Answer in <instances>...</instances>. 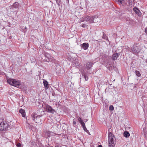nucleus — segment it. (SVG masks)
Instances as JSON below:
<instances>
[{
  "label": "nucleus",
  "mask_w": 147,
  "mask_h": 147,
  "mask_svg": "<svg viewBox=\"0 0 147 147\" xmlns=\"http://www.w3.org/2000/svg\"><path fill=\"white\" fill-rule=\"evenodd\" d=\"M7 82L10 85L17 87L20 86L21 84L20 80L16 79L9 78L7 80Z\"/></svg>",
  "instance_id": "2"
},
{
  "label": "nucleus",
  "mask_w": 147,
  "mask_h": 147,
  "mask_svg": "<svg viewBox=\"0 0 147 147\" xmlns=\"http://www.w3.org/2000/svg\"><path fill=\"white\" fill-rule=\"evenodd\" d=\"M19 112L22 114V116L25 117L26 116V113L25 111L22 109L19 110Z\"/></svg>",
  "instance_id": "17"
},
{
  "label": "nucleus",
  "mask_w": 147,
  "mask_h": 147,
  "mask_svg": "<svg viewBox=\"0 0 147 147\" xmlns=\"http://www.w3.org/2000/svg\"><path fill=\"white\" fill-rule=\"evenodd\" d=\"M134 12L139 16H140L141 15L142 13L140 10L137 7H135L133 9Z\"/></svg>",
  "instance_id": "11"
},
{
  "label": "nucleus",
  "mask_w": 147,
  "mask_h": 147,
  "mask_svg": "<svg viewBox=\"0 0 147 147\" xmlns=\"http://www.w3.org/2000/svg\"><path fill=\"white\" fill-rule=\"evenodd\" d=\"M93 65V63L92 62H88L86 63V67L89 70L92 67Z\"/></svg>",
  "instance_id": "16"
},
{
  "label": "nucleus",
  "mask_w": 147,
  "mask_h": 147,
  "mask_svg": "<svg viewBox=\"0 0 147 147\" xmlns=\"http://www.w3.org/2000/svg\"><path fill=\"white\" fill-rule=\"evenodd\" d=\"M146 62H147V61H146Z\"/></svg>",
  "instance_id": "39"
},
{
  "label": "nucleus",
  "mask_w": 147,
  "mask_h": 147,
  "mask_svg": "<svg viewBox=\"0 0 147 147\" xmlns=\"http://www.w3.org/2000/svg\"><path fill=\"white\" fill-rule=\"evenodd\" d=\"M89 46V45L88 43H84L80 45L81 47L85 50L88 48Z\"/></svg>",
  "instance_id": "9"
},
{
  "label": "nucleus",
  "mask_w": 147,
  "mask_h": 147,
  "mask_svg": "<svg viewBox=\"0 0 147 147\" xmlns=\"http://www.w3.org/2000/svg\"><path fill=\"white\" fill-rule=\"evenodd\" d=\"M147 31V27L146 28H145V31Z\"/></svg>",
  "instance_id": "35"
},
{
  "label": "nucleus",
  "mask_w": 147,
  "mask_h": 147,
  "mask_svg": "<svg viewBox=\"0 0 147 147\" xmlns=\"http://www.w3.org/2000/svg\"><path fill=\"white\" fill-rule=\"evenodd\" d=\"M98 16L95 15L93 16H86L83 17L81 21L82 22L86 21L89 24L92 23L93 22H99L100 19L98 18Z\"/></svg>",
  "instance_id": "1"
},
{
  "label": "nucleus",
  "mask_w": 147,
  "mask_h": 147,
  "mask_svg": "<svg viewBox=\"0 0 147 147\" xmlns=\"http://www.w3.org/2000/svg\"><path fill=\"white\" fill-rule=\"evenodd\" d=\"M98 147H102V146L101 145H99L98 146Z\"/></svg>",
  "instance_id": "34"
},
{
  "label": "nucleus",
  "mask_w": 147,
  "mask_h": 147,
  "mask_svg": "<svg viewBox=\"0 0 147 147\" xmlns=\"http://www.w3.org/2000/svg\"><path fill=\"white\" fill-rule=\"evenodd\" d=\"M57 3L59 5V4H60L61 0H56Z\"/></svg>",
  "instance_id": "30"
},
{
  "label": "nucleus",
  "mask_w": 147,
  "mask_h": 147,
  "mask_svg": "<svg viewBox=\"0 0 147 147\" xmlns=\"http://www.w3.org/2000/svg\"><path fill=\"white\" fill-rule=\"evenodd\" d=\"M141 50V47L138 44H135L131 47V51L134 54H137L140 52Z\"/></svg>",
  "instance_id": "3"
},
{
  "label": "nucleus",
  "mask_w": 147,
  "mask_h": 147,
  "mask_svg": "<svg viewBox=\"0 0 147 147\" xmlns=\"http://www.w3.org/2000/svg\"><path fill=\"white\" fill-rule=\"evenodd\" d=\"M36 121V123H39V122H40L41 121V119H40V118H37V119Z\"/></svg>",
  "instance_id": "28"
},
{
  "label": "nucleus",
  "mask_w": 147,
  "mask_h": 147,
  "mask_svg": "<svg viewBox=\"0 0 147 147\" xmlns=\"http://www.w3.org/2000/svg\"><path fill=\"white\" fill-rule=\"evenodd\" d=\"M114 109V107L112 105H111L109 107V110L111 111H112Z\"/></svg>",
  "instance_id": "26"
},
{
  "label": "nucleus",
  "mask_w": 147,
  "mask_h": 147,
  "mask_svg": "<svg viewBox=\"0 0 147 147\" xmlns=\"http://www.w3.org/2000/svg\"><path fill=\"white\" fill-rule=\"evenodd\" d=\"M127 23L128 24L133 25L135 23V22L131 19L127 18L126 19Z\"/></svg>",
  "instance_id": "8"
},
{
  "label": "nucleus",
  "mask_w": 147,
  "mask_h": 147,
  "mask_svg": "<svg viewBox=\"0 0 147 147\" xmlns=\"http://www.w3.org/2000/svg\"><path fill=\"white\" fill-rule=\"evenodd\" d=\"M44 55L45 57V59H44L45 61L54 62L55 60L53 57L47 52L45 53Z\"/></svg>",
  "instance_id": "4"
},
{
  "label": "nucleus",
  "mask_w": 147,
  "mask_h": 147,
  "mask_svg": "<svg viewBox=\"0 0 147 147\" xmlns=\"http://www.w3.org/2000/svg\"><path fill=\"white\" fill-rule=\"evenodd\" d=\"M49 147H53V146H49Z\"/></svg>",
  "instance_id": "38"
},
{
  "label": "nucleus",
  "mask_w": 147,
  "mask_h": 147,
  "mask_svg": "<svg viewBox=\"0 0 147 147\" xmlns=\"http://www.w3.org/2000/svg\"><path fill=\"white\" fill-rule=\"evenodd\" d=\"M8 125L6 122L3 121L0 123V131H6L8 127Z\"/></svg>",
  "instance_id": "5"
},
{
  "label": "nucleus",
  "mask_w": 147,
  "mask_h": 147,
  "mask_svg": "<svg viewBox=\"0 0 147 147\" xmlns=\"http://www.w3.org/2000/svg\"><path fill=\"white\" fill-rule=\"evenodd\" d=\"M20 7V5L18 2H15L12 5V7L13 8L18 9Z\"/></svg>",
  "instance_id": "13"
},
{
  "label": "nucleus",
  "mask_w": 147,
  "mask_h": 147,
  "mask_svg": "<svg viewBox=\"0 0 147 147\" xmlns=\"http://www.w3.org/2000/svg\"><path fill=\"white\" fill-rule=\"evenodd\" d=\"M81 26L82 27L85 28L87 27L88 25L85 24H82L81 25Z\"/></svg>",
  "instance_id": "24"
},
{
  "label": "nucleus",
  "mask_w": 147,
  "mask_h": 147,
  "mask_svg": "<svg viewBox=\"0 0 147 147\" xmlns=\"http://www.w3.org/2000/svg\"><path fill=\"white\" fill-rule=\"evenodd\" d=\"M83 127L84 130V131H86L87 133L88 132V131L87 129L86 128L85 126H84V127Z\"/></svg>",
  "instance_id": "27"
},
{
  "label": "nucleus",
  "mask_w": 147,
  "mask_h": 147,
  "mask_svg": "<svg viewBox=\"0 0 147 147\" xmlns=\"http://www.w3.org/2000/svg\"><path fill=\"white\" fill-rule=\"evenodd\" d=\"M81 125H82V127H83L85 125V123H84V122L83 121H82V122H81V123H80Z\"/></svg>",
  "instance_id": "29"
},
{
  "label": "nucleus",
  "mask_w": 147,
  "mask_h": 147,
  "mask_svg": "<svg viewBox=\"0 0 147 147\" xmlns=\"http://www.w3.org/2000/svg\"><path fill=\"white\" fill-rule=\"evenodd\" d=\"M114 135L112 134L110 132L109 133V139L111 140L113 139L114 138Z\"/></svg>",
  "instance_id": "20"
},
{
  "label": "nucleus",
  "mask_w": 147,
  "mask_h": 147,
  "mask_svg": "<svg viewBox=\"0 0 147 147\" xmlns=\"http://www.w3.org/2000/svg\"><path fill=\"white\" fill-rule=\"evenodd\" d=\"M47 136L48 137H50V136L53 135L54 133L51 131H48L47 132Z\"/></svg>",
  "instance_id": "19"
},
{
  "label": "nucleus",
  "mask_w": 147,
  "mask_h": 147,
  "mask_svg": "<svg viewBox=\"0 0 147 147\" xmlns=\"http://www.w3.org/2000/svg\"><path fill=\"white\" fill-rule=\"evenodd\" d=\"M119 56V53H116L113 54L112 55V59L114 61L116 60Z\"/></svg>",
  "instance_id": "12"
},
{
  "label": "nucleus",
  "mask_w": 147,
  "mask_h": 147,
  "mask_svg": "<svg viewBox=\"0 0 147 147\" xmlns=\"http://www.w3.org/2000/svg\"><path fill=\"white\" fill-rule=\"evenodd\" d=\"M136 74V75L138 77H140L141 75V74L140 73V72L137 71L136 70L135 71Z\"/></svg>",
  "instance_id": "23"
},
{
  "label": "nucleus",
  "mask_w": 147,
  "mask_h": 147,
  "mask_svg": "<svg viewBox=\"0 0 147 147\" xmlns=\"http://www.w3.org/2000/svg\"><path fill=\"white\" fill-rule=\"evenodd\" d=\"M129 2L131 1L132 0H128Z\"/></svg>",
  "instance_id": "36"
},
{
  "label": "nucleus",
  "mask_w": 147,
  "mask_h": 147,
  "mask_svg": "<svg viewBox=\"0 0 147 147\" xmlns=\"http://www.w3.org/2000/svg\"><path fill=\"white\" fill-rule=\"evenodd\" d=\"M109 146L110 147H114L115 144L114 142L113 138L111 140H110L109 139Z\"/></svg>",
  "instance_id": "15"
},
{
  "label": "nucleus",
  "mask_w": 147,
  "mask_h": 147,
  "mask_svg": "<svg viewBox=\"0 0 147 147\" xmlns=\"http://www.w3.org/2000/svg\"><path fill=\"white\" fill-rule=\"evenodd\" d=\"M46 111L48 113H50L52 114H54L56 113V111L52 108V107L48 105H45Z\"/></svg>",
  "instance_id": "6"
},
{
  "label": "nucleus",
  "mask_w": 147,
  "mask_h": 147,
  "mask_svg": "<svg viewBox=\"0 0 147 147\" xmlns=\"http://www.w3.org/2000/svg\"><path fill=\"white\" fill-rule=\"evenodd\" d=\"M145 32L147 34V31H145Z\"/></svg>",
  "instance_id": "37"
},
{
  "label": "nucleus",
  "mask_w": 147,
  "mask_h": 147,
  "mask_svg": "<svg viewBox=\"0 0 147 147\" xmlns=\"http://www.w3.org/2000/svg\"><path fill=\"white\" fill-rule=\"evenodd\" d=\"M117 3L120 6H123L125 5V2L124 0H117Z\"/></svg>",
  "instance_id": "14"
},
{
  "label": "nucleus",
  "mask_w": 147,
  "mask_h": 147,
  "mask_svg": "<svg viewBox=\"0 0 147 147\" xmlns=\"http://www.w3.org/2000/svg\"><path fill=\"white\" fill-rule=\"evenodd\" d=\"M73 123L74 125H75L76 124V122L75 121H73Z\"/></svg>",
  "instance_id": "33"
},
{
  "label": "nucleus",
  "mask_w": 147,
  "mask_h": 147,
  "mask_svg": "<svg viewBox=\"0 0 147 147\" xmlns=\"http://www.w3.org/2000/svg\"><path fill=\"white\" fill-rule=\"evenodd\" d=\"M123 136L127 138L130 136V134L128 131H125L123 133Z\"/></svg>",
  "instance_id": "18"
},
{
  "label": "nucleus",
  "mask_w": 147,
  "mask_h": 147,
  "mask_svg": "<svg viewBox=\"0 0 147 147\" xmlns=\"http://www.w3.org/2000/svg\"><path fill=\"white\" fill-rule=\"evenodd\" d=\"M43 84L45 87L48 88V82L46 80L43 81Z\"/></svg>",
  "instance_id": "21"
},
{
  "label": "nucleus",
  "mask_w": 147,
  "mask_h": 147,
  "mask_svg": "<svg viewBox=\"0 0 147 147\" xmlns=\"http://www.w3.org/2000/svg\"><path fill=\"white\" fill-rule=\"evenodd\" d=\"M21 146V144L20 143H18L16 145V146L17 147H20Z\"/></svg>",
  "instance_id": "31"
},
{
  "label": "nucleus",
  "mask_w": 147,
  "mask_h": 147,
  "mask_svg": "<svg viewBox=\"0 0 147 147\" xmlns=\"http://www.w3.org/2000/svg\"><path fill=\"white\" fill-rule=\"evenodd\" d=\"M102 38L105 40H108V38L106 35L104 34Z\"/></svg>",
  "instance_id": "25"
},
{
  "label": "nucleus",
  "mask_w": 147,
  "mask_h": 147,
  "mask_svg": "<svg viewBox=\"0 0 147 147\" xmlns=\"http://www.w3.org/2000/svg\"><path fill=\"white\" fill-rule=\"evenodd\" d=\"M82 74V76L84 77V78H85V80H88V77L86 76L84 72H83Z\"/></svg>",
  "instance_id": "22"
},
{
  "label": "nucleus",
  "mask_w": 147,
  "mask_h": 147,
  "mask_svg": "<svg viewBox=\"0 0 147 147\" xmlns=\"http://www.w3.org/2000/svg\"><path fill=\"white\" fill-rule=\"evenodd\" d=\"M78 120L79 121L80 123L81 122H82V121H83L82 120L81 118L80 117L78 119Z\"/></svg>",
  "instance_id": "32"
},
{
  "label": "nucleus",
  "mask_w": 147,
  "mask_h": 147,
  "mask_svg": "<svg viewBox=\"0 0 147 147\" xmlns=\"http://www.w3.org/2000/svg\"><path fill=\"white\" fill-rule=\"evenodd\" d=\"M32 118L33 120H37V119L38 118H40L41 116L40 115H38L35 113H33L31 115Z\"/></svg>",
  "instance_id": "7"
},
{
  "label": "nucleus",
  "mask_w": 147,
  "mask_h": 147,
  "mask_svg": "<svg viewBox=\"0 0 147 147\" xmlns=\"http://www.w3.org/2000/svg\"><path fill=\"white\" fill-rule=\"evenodd\" d=\"M80 64L79 60L78 59H75L72 62V65L73 66L76 67L79 65Z\"/></svg>",
  "instance_id": "10"
}]
</instances>
